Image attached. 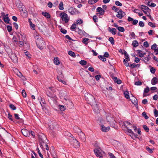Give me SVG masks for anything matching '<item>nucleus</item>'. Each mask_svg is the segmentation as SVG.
Returning a JSON list of instances; mask_svg holds the SVG:
<instances>
[{
  "label": "nucleus",
  "instance_id": "nucleus-3",
  "mask_svg": "<svg viewBox=\"0 0 158 158\" xmlns=\"http://www.w3.org/2000/svg\"><path fill=\"white\" fill-rule=\"evenodd\" d=\"M106 119L111 127L114 128H117L116 123L113 119L111 114H107L106 115Z\"/></svg>",
  "mask_w": 158,
  "mask_h": 158
},
{
  "label": "nucleus",
  "instance_id": "nucleus-29",
  "mask_svg": "<svg viewBox=\"0 0 158 158\" xmlns=\"http://www.w3.org/2000/svg\"><path fill=\"white\" fill-rule=\"evenodd\" d=\"M132 45L134 47H136L139 45V43L137 40H134L133 41Z\"/></svg>",
  "mask_w": 158,
  "mask_h": 158
},
{
  "label": "nucleus",
  "instance_id": "nucleus-63",
  "mask_svg": "<svg viewBox=\"0 0 158 158\" xmlns=\"http://www.w3.org/2000/svg\"><path fill=\"white\" fill-rule=\"evenodd\" d=\"M146 150L149 152L150 153H152V151L151 149L149 147H147L146 148Z\"/></svg>",
  "mask_w": 158,
  "mask_h": 158
},
{
  "label": "nucleus",
  "instance_id": "nucleus-32",
  "mask_svg": "<svg viewBox=\"0 0 158 158\" xmlns=\"http://www.w3.org/2000/svg\"><path fill=\"white\" fill-rule=\"evenodd\" d=\"M68 54L69 55L71 56L72 57H75V54L74 52L71 51H69L68 52Z\"/></svg>",
  "mask_w": 158,
  "mask_h": 158
},
{
  "label": "nucleus",
  "instance_id": "nucleus-34",
  "mask_svg": "<svg viewBox=\"0 0 158 158\" xmlns=\"http://www.w3.org/2000/svg\"><path fill=\"white\" fill-rule=\"evenodd\" d=\"M58 7L59 9L60 10H63V3L62 2H61L60 3Z\"/></svg>",
  "mask_w": 158,
  "mask_h": 158
},
{
  "label": "nucleus",
  "instance_id": "nucleus-13",
  "mask_svg": "<svg viewBox=\"0 0 158 158\" xmlns=\"http://www.w3.org/2000/svg\"><path fill=\"white\" fill-rule=\"evenodd\" d=\"M39 141L40 146L43 149L47 144V143H45V141L44 140V139L43 138H40Z\"/></svg>",
  "mask_w": 158,
  "mask_h": 158
},
{
  "label": "nucleus",
  "instance_id": "nucleus-10",
  "mask_svg": "<svg viewBox=\"0 0 158 158\" xmlns=\"http://www.w3.org/2000/svg\"><path fill=\"white\" fill-rule=\"evenodd\" d=\"M118 13V14L116 15V16L119 19H121L126 15L125 13L121 9L119 10Z\"/></svg>",
  "mask_w": 158,
  "mask_h": 158
},
{
  "label": "nucleus",
  "instance_id": "nucleus-23",
  "mask_svg": "<svg viewBox=\"0 0 158 158\" xmlns=\"http://www.w3.org/2000/svg\"><path fill=\"white\" fill-rule=\"evenodd\" d=\"M97 11L99 12L100 15H103L104 13V11L101 7H98L97 9Z\"/></svg>",
  "mask_w": 158,
  "mask_h": 158
},
{
  "label": "nucleus",
  "instance_id": "nucleus-51",
  "mask_svg": "<svg viewBox=\"0 0 158 158\" xmlns=\"http://www.w3.org/2000/svg\"><path fill=\"white\" fill-rule=\"evenodd\" d=\"M18 44L19 46L20 47H21L23 46V42L21 41H19Z\"/></svg>",
  "mask_w": 158,
  "mask_h": 158
},
{
  "label": "nucleus",
  "instance_id": "nucleus-60",
  "mask_svg": "<svg viewBox=\"0 0 158 158\" xmlns=\"http://www.w3.org/2000/svg\"><path fill=\"white\" fill-rule=\"evenodd\" d=\"M108 155L110 156V158H116L113 154L111 153H109Z\"/></svg>",
  "mask_w": 158,
  "mask_h": 158
},
{
  "label": "nucleus",
  "instance_id": "nucleus-4",
  "mask_svg": "<svg viewBox=\"0 0 158 158\" xmlns=\"http://www.w3.org/2000/svg\"><path fill=\"white\" fill-rule=\"evenodd\" d=\"M85 100L87 101V103L90 104L91 106L94 104L96 102L94 96L91 94H87L85 95Z\"/></svg>",
  "mask_w": 158,
  "mask_h": 158
},
{
  "label": "nucleus",
  "instance_id": "nucleus-24",
  "mask_svg": "<svg viewBox=\"0 0 158 158\" xmlns=\"http://www.w3.org/2000/svg\"><path fill=\"white\" fill-rule=\"evenodd\" d=\"M3 19L6 23H9L10 19H9L8 14L6 15L5 16H4V17L3 18Z\"/></svg>",
  "mask_w": 158,
  "mask_h": 158
},
{
  "label": "nucleus",
  "instance_id": "nucleus-49",
  "mask_svg": "<svg viewBox=\"0 0 158 158\" xmlns=\"http://www.w3.org/2000/svg\"><path fill=\"white\" fill-rule=\"evenodd\" d=\"M37 150L38 151V152L39 154V156L41 158H44L43 157V156L42 155V154L40 152L38 148H37Z\"/></svg>",
  "mask_w": 158,
  "mask_h": 158
},
{
  "label": "nucleus",
  "instance_id": "nucleus-52",
  "mask_svg": "<svg viewBox=\"0 0 158 158\" xmlns=\"http://www.w3.org/2000/svg\"><path fill=\"white\" fill-rule=\"evenodd\" d=\"M143 46L145 48H148L149 47V44L147 41H145L144 42Z\"/></svg>",
  "mask_w": 158,
  "mask_h": 158
},
{
  "label": "nucleus",
  "instance_id": "nucleus-37",
  "mask_svg": "<svg viewBox=\"0 0 158 158\" xmlns=\"http://www.w3.org/2000/svg\"><path fill=\"white\" fill-rule=\"evenodd\" d=\"M97 1H98L96 0H89L88 2L90 4H94Z\"/></svg>",
  "mask_w": 158,
  "mask_h": 158
},
{
  "label": "nucleus",
  "instance_id": "nucleus-43",
  "mask_svg": "<svg viewBox=\"0 0 158 158\" xmlns=\"http://www.w3.org/2000/svg\"><path fill=\"white\" fill-rule=\"evenodd\" d=\"M109 40L110 42L112 44H114V40L112 37H110L109 39Z\"/></svg>",
  "mask_w": 158,
  "mask_h": 158
},
{
  "label": "nucleus",
  "instance_id": "nucleus-62",
  "mask_svg": "<svg viewBox=\"0 0 158 158\" xmlns=\"http://www.w3.org/2000/svg\"><path fill=\"white\" fill-rule=\"evenodd\" d=\"M135 84L137 85H140L142 84V83L140 81H136L135 82Z\"/></svg>",
  "mask_w": 158,
  "mask_h": 158
},
{
  "label": "nucleus",
  "instance_id": "nucleus-31",
  "mask_svg": "<svg viewBox=\"0 0 158 158\" xmlns=\"http://www.w3.org/2000/svg\"><path fill=\"white\" fill-rule=\"evenodd\" d=\"M133 98L131 100V102H132V103H133L135 105L137 104V99L135 98L133 96Z\"/></svg>",
  "mask_w": 158,
  "mask_h": 158
},
{
  "label": "nucleus",
  "instance_id": "nucleus-45",
  "mask_svg": "<svg viewBox=\"0 0 158 158\" xmlns=\"http://www.w3.org/2000/svg\"><path fill=\"white\" fill-rule=\"evenodd\" d=\"M9 107L13 110H16V107L13 104H10L9 105Z\"/></svg>",
  "mask_w": 158,
  "mask_h": 158
},
{
  "label": "nucleus",
  "instance_id": "nucleus-19",
  "mask_svg": "<svg viewBox=\"0 0 158 158\" xmlns=\"http://www.w3.org/2000/svg\"><path fill=\"white\" fill-rule=\"evenodd\" d=\"M101 129L103 132H106L109 131L110 127H106L103 125H102L101 126Z\"/></svg>",
  "mask_w": 158,
  "mask_h": 158
},
{
  "label": "nucleus",
  "instance_id": "nucleus-57",
  "mask_svg": "<svg viewBox=\"0 0 158 158\" xmlns=\"http://www.w3.org/2000/svg\"><path fill=\"white\" fill-rule=\"evenodd\" d=\"M149 91V89L148 87H147L146 88L144 89V93H148Z\"/></svg>",
  "mask_w": 158,
  "mask_h": 158
},
{
  "label": "nucleus",
  "instance_id": "nucleus-6",
  "mask_svg": "<svg viewBox=\"0 0 158 158\" xmlns=\"http://www.w3.org/2000/svg\"><path fill=\"white\" fill-rule=\"evenodd\" d=\"M124 125L128 130V132L129 134V135L133 139L137 138V135L135 134L131 129H129V127H128V125L131 126V127H132V126L131 123L128 121H126Z\"/></svg>",
  "mask_w": 158,
  "mask_h": 158
},
{
  "label": "nucleus",
  "instance_id": "nucleus-27",
  "mask_svg": "<svg viewBox=\"0 0 158 158\" xmlns=\"http://www.w3.org/2000/svg\"><path fill=\"white\" fill-rule=\"evenodd\" d=\"M113 78L114 80V82L117 84H120L121 83V81L119 79H118L117 77H114Z\"/></svg>",
  "mask_w": 158,
  "mask_h": 158
},
{
  "label": "nucleus",
  "instance_id": "nucleus-8",
  "mask_svg": "<svg viewBox=\"0 0 158 158\" xmlns=\"http://www.w3.org/2000/svg\"><path fill=\"white\" fill-rule=\"evenodd\" d=\"M74 129L77 131V132L78 133V135H79L80 138L83 141H84L85 139V134L82 132L81 129L77 127H75Z\"/></svg>",
  "mask_w": 158,
  "mask_h": 158
},
{
  "label": "nucleus",
  "instance_id": "nucleus-14",
  "mask_svg": "<svg viewBox=\"0 0 158 158\" xmlns=\"http://www.w3.org/2000/svg\"><path fill=\"white\" fill-rule=\"evenodd\" d=\"M50 151L51 155L53 158H57V155L55 152L54 148L53 147H52L51 148Z\"/></svg>",
  "mask_w": 158,
  "mask_h": 158
},
{
  "label": "nucleus",
  "instance_id": "nucleus-2",
  "mask_svg": "<svg viewBox=\"0 0 158 158\" xmlns=\"http://www.w3.org/2000/svg\"><path fill=\"white\" fill-rule=\"evenodd\" d=\"M34 36L36 40V43L38 48L40 49L43 48V46L44 45V41L41 39V36L37 35L36 33L34 35Z\"/></svg>",
  "mask_w": 158,
  "mask_h": 158
},
{
  "label": "nucleus",
  "instance_id": "nucleus-9",
  "mask_svg": "<svg viewBox=\"0 0 158 158\" xmlns=\"http://www.w3.org/2000/svg\"><path fill=\"white\" fill-rule=\"evenodd\" d=\"M60 16L62 20L65 23H67L69 21V17L65 13H61L60 14Z\"/></svg>",
  "mask_w": 158,
  "mask_h": 158
},
{
  "label": "nucleus",
  "instance_id": "nucleus-20",
  "mask_svg": "<svg viewBox=\"0 0 158 158\" xmlns=\"http://www.w3.org/2000/svg\"><path fill=\"white\" fill-rule=\"evenodd\" d=\"M128 20L129 22L133 21L132 23L134 25H136L138 22V20H134L133 18L129 16L128 18Z\"/></svg>",
  "mask_w": 158,
  "mask_h": 158
},
{
  "label": "nucleus",
  "instance_id": "nucleus-12",
  "mask_svg": "<svg viewBox=\"0 0 158 158\" xmlns=\"http://www.w3.org/2000/svg\"><path fill=\"white\" fill-rule=\"evenodd\" d=\"M21 131L22 134L25 136H29L30 135V132L26 129H23Z\"/></svg>",
  "mask_w": 158,
  "mask_h": 158
},
{
  "label": "nucleus",
  "instance_id": "nucleus-53",
  "mask_svg": "<svg viewBox=\"0 0 158 158\" xmlns=\"http://www.w3.org/2000/svg\"><path fill=\"white\" fill-rule=\"evenodd\" d=\"M111 8L113 10H114L115 12L119 10L118 8H117L116 7L114 6H112Z\"/></svg>",
  "mask_w": 158,
  "mask_h": 158
},
{
  "label": "nucleus",
  "instance_id": "nucleus-21",
  "mask_svg": "<svg viewBox=\"0 0 158 158\" xmlns=\"http://www.w3.org/2000/svg\"><path fill=\"white\" fill-rule=\"evenodd\" d=\"M158 82V79L156 77H153L151 83L152 85H154Z\"/></svg>",
  "mask_w": 158,
  "mask_h": 158
},
{
  "label": "nucleus",
  "instance_id": "nucleus-30",
  "mask_svg": "<svg viewBox=\"0 0 158 158\" xmlns=\"http://www.w3.org/2000/svg\"><path fill=\"white\" fill-rule=\"evenodd\" d=\"M54 63L56 65H58L60 64V61L58 58L56 57L54 58Z\"/></svg>",
  "mask_w": 158,
  "mask_h": 158
},
{
  "label": "nucleus",
  "instance_id": "nucleus-41",
  "mask_svg": "<svg viewBox=\"0 0 158 158\" xmlns=\"http://www.w3.org/2000/svg\"><path fill=\"white\" fill-rule=\"evenodd\" d=\"M142 115L145 119H147L148 118V117L145 111H144L142 113Z\"/></svg>",
  "mask_w": 158,
  "mask_h": 158
},
{
  "label": "nucleus",
  "instance_id": "nucleus-28",
  "mask_svg": "<svg viewBox=\"0 0 158 158\" xmlns=\"http://www.w3.org/2000/svg\"><path fill=\"white\" fill-rule=\"evenodd\" d=\"M75 9L73 7H71L68 9V11L71 14L73 15L75 14Z\"/></svg>",
  "mask_w": 158,
  "mask_h": 158
},
{
  "label": "nucleus",
  "instance_id": "nucleus-48",
  "mask_svg": "<svg viewBox=\"0 0 158 158\" xmlns=\"http://www.w3.org/2000/svg\"><path fill=\"white\" fill-rule=\"evenodd\" d=\"M143 128L145 130V131L147 132H148L149 131V129L148 127H147V126L145 125H144L143 126Z\"/></svg>",
  "mask_w": 158,
  "mask_h": 158
},
{
  "label": "nucleus",
  "instance_id": "nucleus-58",
  "mask_svg": "<svg viewBox=\"0 0 158 158\" xmlns=\"http://www.w3.org/2000/svg\"><path fill=\"white\" fill-rule=\"evenodd\" d=\"M24 53H25V55L27 57H28L29 58H31V55L30 53L28 52L27 51L26 52H25Z\"/></svg>",
  "mask_w": 158,
  "mask_h": 158
},
{
  "label": "nucleus",
  "instance_id": "nucleus-25",
  "mask_svg": "<svg viewBox=\"0 0 158 158\" xmlns=\"http://www.w3.org/2000/svg\"><path fill=\"white\" fill-rule=\"evenodd\" d=\"M108 29L109 31L111 32L113 35H115L116 34V30L115 28H113L111 29L110 27H109Z\"/></svg>",
  "mask_w": 158,
  "mask_h": 158
},
{
  "label": "nucleus",
  "instance_id": "nucleus-35",
  "mask_svg": "<svg viewBox=\"0 0 158 158\" xmlns=\"http://www.w3.org/2000/svg\"><path fill=\"white\" fill-rule=\"evenodd\" d=\"M99 58L102 60L103 61L105 62L106 61V59L104 57L101 55H99L98 56Z\"/></svg>",
  "mask_w": 158,
  "mask_h": 158
},
{
  "label": "nucleus",
  "instance_id": "nucleus-42",
  "mask_svg": "<svg viewBox=\"0 0 158 158\" xmlns=\"http://www.w3.org/2000/svg\"><path fill=\"white\" fill-rule=\"evenodd\" d=\"M89 40V39L87 38H84L83 39L82 42L85 44H88L87 41Z\"/></svg>",
  "mask_w": 158,
  "mask_h": 158
},
{
  "label": "nucleus",
  "instance_id": "nucleus-17",
  "mask_svg": "<svg viewBox=\"0 0 158 158\" xmlns=\"http://www.w3.org/2000/svg\"><path fill=\"white\" fill-rule=\"evenodd\" d=\"M57 79L59 81L62 82L64 84H65V85L66 84V81H63L62 80V78L64 77V76L62 74V73H61V74L60 75V76H57Z\"/></svg>",
  "mask_w": 158,
  "mask_h": 158
},
{
  "label": "nucleus",
  "instance_id": "nucleus-54",
  "mask_svg": "<svg viewBox=\"0 0 158 158\" xmlns=\"http://www.w3.org/2000/svg\"><path fill=\"white\" fill-rule=\"evenodd\" d=\"M7 28L8 31L9 32L12 31V27L11 26L8 25L7 26Z\"/></svg>",
  "mask_w": 158,
  "mask_h": 158
},
{
  "label": "nucleus",
  "instance_id": "nucleus-64",
  "mask_svg": "<svg viewBox=\"0 0 158 158\" xmlns=\"http://www.w3.org/2000/svg\"><path fill=\"white\" fill-rule=\"evenodd\" d=\"M130 35L132 38L133 39H135V35L134 32H131L130 33Z\"/></svg>",
  "mask_w": 158,
  "mask_h": 158
},
{
  "label": "nucleus",
  "instance_id": "nucleus-38",
  "mask_svg": "<svg viewBox=\"0 0 158 158\" xmlns=\"http://www.w3.org/2000/svg\"><path fill=\"white\" fill-rule=\"evenodd\" d=\"M140 66V64H131L130 65V67H131L132 68H134L136 67H139Z\"/></svg>",
  "mask_w": 158,
  "mask_h": 158
},
{
  "label": "nucleus",
  "instance_id": "nucleus-46",
  "mask_svg": "<svg viewBox=\"0 0 158 158\" xmlns=\"http://www.w3.org/2000/svg\"><path fill=\"white\" fill-rule=\"evenodd\" d=\"M22 94L23 97L25 98L26 97L27 94L25 91L23 89L22 92Z\"/></svg>",
  "mask_w": 158,
  "mask_h": 158
},
{
  "label": "nucleus",
  "instance_id": "nucleus-47",
  "mask_svg": "<svg viewBox=\"0 0 158 158\" xmlns=\"http://www.w3.org/2000/svg\"><path fill=\"white\" fill-rule=\"evenodd\" d=\"M150 71L152 73L154 74L156 71V69L154 67H151L150 69Z\"/></svg>",
  "mask_w": 158,
  "mask_h": 158
},
{
  "label": "nucleus",
  "instance_id": "nucleus-26",
  "mask_svg": "<svg viewBox=\"0 0 158 158\" xmlns=\"http://www.w3.org/2000/svg\"><path fill=\"white\" fill-rule=\"evenodd\" d=\"M42 14L47 19H49L50 18V15L48 12H43L42 13Z\"/></svg>",
  "mask_w": 158,
  "mask_h": 158
},
{
  "label": "nucleus",
  "instance_id": "nucleus-5",
  "mask_svg": "<svg viewBox=\"0 0 158 158\" xmlns=\"http://www.w3.org/2000/svg\"><path fill=\"white\" fill-rule=\"evenodd\" d=\"M6 51L9 56L13 62L14 63H17L18 59L15 54L13 53L11 50L9 48H7Z\"/></svg>",
  "mask_w": 158,
  "mask_h": 158
},
{
  "label": "nucleus",
  "instance_id": "nucleus-50",
  "mask_svg": "<svg viewBox=\"0 0 158 158\" xmlns=\"http://www.w3.org/2000/svg\"><path fill=\"white\" fill-rule=\"evenodd\" d=\"M154 114L155 116L156 117L158 116V111L156 109L154 110Z\"/></svg>",
  "mask_w": 158,
  "mask_h": 158
},
{
  "label": "nucleus",
  "instance_id": "nucleus-39",
  "mask_svg": "<svg viewBox=\"0 0 158 158\" xmlns=\"http://www.w3.org/2000/svg\"><path fill=\"white\" fill-rule=\"evenodd\" d=\"M79 63L80 64L82 65H85L87 64V61L83 60H81Z\"/></svg>",
  "mask_w": 158,
  "mask_h": 158
},
{
  "label": "nucleus",
  "instance_id": "nucleus-7",
  "mask_svg": "<svg viewBox=\"0 0 158 158\" xmlns=\"http://www.w3.org/2000/svg\"><path fill=\"white\" fill-rule=\"evenodd\" d=\"M94 152L96 156L98 157L102 158L104 155L105 152L99 147L96 148L94 150Z\"/></svg>",
  "mask_w": 158,
  "mask_h": 158
},
{
  "label": "nucleus",
  "instance_id": "nucleus-44",
  "mask_svg": "<svg viewBox=\"0 0 158 158\" xmlns=\"http://www.w3.org/2000/svg\"><path fill=\"white\" fill-rule=\"evenodd\" d=\"M117 29L119 31L122 32H123L125 31L124 28L123 27H118Z\"/></svg>",
  "mask_w": 158,
  "mask_h": 158
},
{
  "label": "nucleus",
  "instance_id": "nucleus-40",
  "mask_svg": "<svg viewBox=\"0 0 158 158\" xmlns=\"http://www.w3.org/2000/svg\"><path fill=\"white\" fill-rule=\"evenodd\" d=\"M59 107L60 110L62 111H64L66 109V108L64 106L62 105H59Z\"/></svg>",
  "mask_w": 158,
  "mask_h": 158
},
{
  "label": "nucleus",
  "instance_id": "nucleus-59",
  "mask_svg": "<svg viewBox=\"0 0 158 158\" xmlns=\"http://www.w3.org/2000/svg\"><path fill=\"white\" fill-rule=\"evenodd\" d=\"M139 26L141 27H143L144 26V24L143 22L142 21H140L139 22Z\"/></svg>",
  "mask_w": 158,
  "mask_h": 158
},
{
  "label": "nucleus",
  "instance_id": "nucleus-22",
  "mask_svg": "<svg viewBox=\"0 0 158 158\" xmlns=\"http://www.w3.org/2000/svg\"><path fill=\"white\" fill-rule=\"evenodd\" d=\"M55 97V98H52L51 97H49V99L48 98V100L50 102H51L52 101L53 103L56 104L57 101L56 99V97Z\"/></svg>",
  "mask_w": 158,
  "mask_h": 158
},
{
  "label": "nucleus",
  "instance_id": "nucleus-16",
  "mask_svg": "<svg viewBox=\"0 0 158 158\" xmlns=\"http://www.w3.org/2000/svg\"><path fill=\"white\" fill-rule=\"evenodd\" d=\"M57 79L59 81L62 82L64 84H65V85L66 84V81H63L62 80V78L64 77V76L62 74V73H61V74L60 75V76H57Z\"/></svg>",
  "mask_w": 158,
  "mask_h": 158
},
{
  "label": "nucleus",
  "instance_id": "nucleus-11",
  "mask_svg": "<svg viewBox=\"0 0 158 158\" xmlns=\"http://www.w3.org/2000/svg\"><path fill=\"white\" fill-rule=\"evenodd\" d=\"M93 106V108L94 111L96 113H99L100 110L98 107V105L97 104L96 102L94 103V104L91 105Z\"/></svg>",
  "mask_w": 158,
  "mask_h": 158
},
{
  "label": "nucleus",
  "instance_id": "nucleus-55",
  "mask_svg": "<svg viewBox=\"0 0 158 158\" xmlns=\"http://www.w3.org/2000/svg\"><path fill=\"white\" fill-rule=\"evenodd\" d=\"M60 31L61 33L64 34H65L67 33V31L64 29L61 28Z\"/></svg>",
  "mask_w": 158,
  "mask_h": 158
},
{
  "label": "nucleus",
  "instance_id": "nucleus-33",
  "mask_svg": "<svg viewBox=\"0 0 158 158\" xmlns=\"http://www.w3.org/2000/svg\"><path fill=\"white\" fill-rule=\"evenodd\" d=\"M141 8L142 10H148L149 9V8L147 6L143 5H141Z\"/></svg>",
  "mask_w": 158,
  "mask_h": 158
},
{
  "label": "nucleus",
  "instance_id": "nucleus-1",
  "mask_svg": "<svg viewBox=\"0 0 158 158\" xmlns=\"http://www.w3.org/2000/svg\"><path fill=\"white\" fill-rule=\"evenodd\" d=\"M83 81L89 85H92L95 84V80L94 77L90 75L88 71L83 72L81 74Z\"/></svg>",
  "mask_w": 158,
  "mask_h": 158
},
{
  "label": "nucleus",
  "instance_id": "nucleus-61",
  "mask_svg": "<svg viewBox=\"0 0 158 158\" xmlns=\"http://www.w3.org/2000/svg\"><path fill=\"white\" fill-rule=\"evenodd\" d=\"M77 24H81L83 23V20H81V19H80L77 20Z\"/></svg>",
  "mask_w": 158,
  "mask_h": 158
},
{
  "label": "nucleus",
  "instance_id": "nucleus-15",
  "mask_svg": "<svg viewBox=\"0 0 158 158\" xmlns=\"http://www.w3.org/2000/svg\"><path fill=\"white\" fill-rule=\"evenodd\" d=\"M57 79L59 81L62 82L64 84H65V85L66 84V81H63L62 80V78L64 77V76L62 74V73H61V74L60 75V76H57Z\"/></svg>",
  "mask_w": 158,
  "mask_h": 158
},
{
  "label": "nucleus",
  "instance_id": "nucleus-18",
  "mask_svg": "<svg viewBox=\"0 0 158 158\" xmlns=\"http://www.w3.org/2000/svg\"><path fill=\"white\" fill-rule=\"evenodd\" d=\"M73 146L74 148H79L80 147L79 143L77 141L76 139L73 138Z\"/></svg>",
  "mask_w": 158,
  "mask_h": 158
},
{
  "label": "nucleus",
  "instance_id": "nucleus-56",
  "mask_svg": "<svg viewBox=\"0 0 158 158\" xmlns=\"http://www.w3.org/2000/svg\"><path fill=\"white\" fill-rule=\"evenodd\" d=\"M115 4L117 6H122V4L120 2L118 1H116L115 2Z\"/></svg>",
  "mask_w": 158,
  "mask_h": 158
},
{
  "label": "nucleus",
  "instance_id": "nucleus-36",
  "mask_svg": "<svg viewBox=\"0 0 158 158\" xmlns=\"http://www.w3.org/2000/svg\"><path fill=\"white\" fill-rule=\"evenodd\" d=\"M124 94L125 97L127 99L129 98V93L127 91H125L124 92Z\"/></svg>",
  "mask_w": 158,
  "mask_h": 158
}]
</instances>
